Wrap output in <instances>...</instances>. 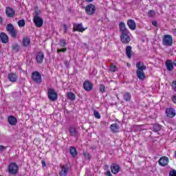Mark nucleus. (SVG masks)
I'll list each match as a JSON object with an SVG mask.
<instances>
[{"instance_id": "f257e3e1", "label": "nucleus", "mask_w": 176, "mask_h": 176, "mask_svg": "<svg viewBox=\"0 0 176 176\" xmlns=\"http://www.w3.org/2000/svg\"><path fill=\"white\" fill-rule=\"evenodd\" d=\"M119 29L120 32V38L124 45H129L131 38H130V30L126 27L124 22H120L119 23Z\"/></svg>"}, {"instance_id": "f03ea898", "label": "nucleus", "mask_w": 176, "mask_h": 176, "mask_svg": "<svg viewBox=\"0 0 176 176\" xmlns=\"http://www.w3.org/2000/svg\"><path fill=\"white\" fill-rule=\"evenodd\" d=\"M41 13L42 12L38 7H36L34 10V14L33 16V23L37 27V28H41L42 25H43V19L41 17Z\"/></svg>"}, {"instance_id": "7ed1b4c3", "label": "nucleus", "mask_w": 176, "mask_h": 176, "mask_svg": "<svg viewBox=\"0 0 176 176\" xmlns=\"http://www.w3.org/2000/svg\"><path fill=\"white\" fill-rule=\"evenodd\" d=\"M136 75L140 80H144L145 79V69H146V66L144 65L142 62H138L136 63Z\"/></svg>"}, {"instance_id": "20e7f679", "label": "nucleus", "mask_w": 176, "mask_h": 176, "mask_svg": "<svg viewBox=\"0 0 176 176\" xmlns=\"http://www.w3.org/2000/svg\"><path fill=\"white\" fill-rule=\"evenodd\" d=\"M6 30L13 39L17 38V30H16V28H14V26L12 23L8 24Z\"/></svg>"}, {"instance_id": "39448f33", "label": "nucleus", "mask_w": 176, "mask_h": 176, "mask_svg": "<svg viewBox=\"0 0 176 176\" xmlns=\"http://www.w3.org/2000/svg\"><path fill=\"white\" fill-rule=\"evenodd\" d=\"M85 13L88 16H94L96 13V6L91 3L85 6Z\"/></svg>"}, {"instance_id": "423d86ee", "label": "nucleus", "mask_w": 176, "mask_h": 176, "mask_svg": "<svg viewBox=\"0 0 176 176\" xmlns=\"http://www.w3.org/2000/svg\"><path fill=\"white\" fill-rule=\"evenodd\" d=\"M162 43L164 46H173V36L170 34H166L162 38Z\"/></svg>"}, {"instance_id": "0eeeda50", "label": "nucleus", "mask_w": 176, "mask_h": 176, "mask_svg": "<svg viewBox=\"0 0 176 176\" xmlns=\"http://www.w3.org/2000/svg\"><path fill=\"white\" fill-rule=\"evenodd\" d=\"M58 95L56 94V91L52 88L48 89V98L50 101L54 102L57 100Z\"/></svg>"}, {"instance_id": "6e6552de", "label": "nucleus", "mask_w": 176, "mask_h": 176, "mask_svg": "<svg viewBox=\"0 0 176 176\" xmlns=\"http://www.w3.org/2000/svg\"><path fill=\"white\" fill-rule=\"evenodd\" d=\"M86 30H87V28H83V24L82 23L73 24V32H83L84 31H86Z\"/></svg>"}, {"instance_id": "1a4fd4ad", "label": "nucleus", "mask_w": 176, "mask_h": 176, "mask_svg": "<svg viewBox=\"0 0 176 176\" xmlns=\"http://www.w3.org/2000/svg\"><path fill=\"white\" fill-rule=\"evenodd\" d=\"M19 171V166L17 164L14 163L10 164L8 166V173L9 174H12V175H15V174H17Z\"/></svg>"}, {"instance_id": "9d476101", "label": "nucleus", "mask_w": 176, "mask_h": 176, "mask_svg": "<svg viewBox=\"0 0 176 176\" xmlns=\"http://www.w3.org/2000/svg\"><path fill=\"white\" fill-rule=\"evenodd\" d=\"M32 79L35 83H41L42 82V76L38 72H34L32 74Z\"/></svg>"}, {"instance_id": "9b49d317", "label": "nucleus", "mask_w": 176, "mask_h": 176, "mask_svg": "<svg viewBox=\"0 0 176 176\" xmlns=\"http://www.w3.org/2000/svg\"><path fill=\"white\" fill-rule=\"evenodd\" d=\"M165 113L167 118H170V119H173V118H175V109L173 107L167 108L165 111Z\"/></svg>"}, {"instance_id": "f8f14e48", "label": "nucleus", "mask_w": 176, "mask_h": 176, "mask_svg": "<svg viewBox=\"0 0 176 176\" xmlns=\"http://www.w3.org/2000/svg\"><path fill=\"white\" fill-rule=\"evenodd\" d=\"M170 162V160L167 157V156H162L158 160L159 166L161 167H166Z\"/></svg>"}, {"instance_id": "ddd939ff", "label": "nucleus", "mask_w": 176, "mask_h": 176, "mask_svg": "<svg viewBox=\"0 0 176 176\" xmlns=\"http://www.w3.org/2000/svg\"><path fill=\"white\" fill-rule=\"evenodd\" d=\"M45 60V54L42 52H37L36 55V61L38 64H42Z\"/></svg>"}, {"instance_id": "4468645a", "label": "nucleus", "mask_w": 176, "mask_h": 176, "mask_svg": "<svg viewBox=\"0 0 176 176\" xmlns=\"http://www.w3.org/2000/svg\"><path fill=\"white\" fill-rule=\"evenodd\" d=\"M126 24L129 30H131V31H135V30L137 29V23L133 19H129Z\"/></svg>"}, {"instance_id": "2eb2a0df", "label": "nucleus", "mask_w": 176, "mask_h": 176, "mask_svg": "<svg viewBox=\"0 0 176 176\" xmlns=\"http://www.w3.org/2000/svg\"><path fill=\"white\" fill-rule=\"evenodd\" d=\"M165 65L167 71H169L170 72L174 71V62H173V60L167 59L165 62Z\"/></svg>"}, {"instance_id": "dca6fc26", "label": "nucleus", "mask_w": 176, "mask_h": 176, "mask_svg": "<svg viewBox=\"0 0 176 176\" xmlns=\"http://www.w3.org/2000/svg\"><path fill=\"white\" fill-rule=\"evenodd\" d=\"M83 87L85 91H91L93 90V83L89 80H85L83 82Z\"/></svg>"}, {"instance_id": "f3484780", "label": "nucleus", "mask_w": 176, "mask_h": 176, "mask_svg": "<svg viewBox=\"0 0 176 176\" xmlns=\"http://www.w3.org/2000/svg\"><path fill=\"white\" fill-rule=\"evenodd\" d=\"M69 171V168L65 165L60 166V171L59 172V176H67Z\"/></svg>"}, {"instance_id": "a211bd4d", "label": "nucleus", "mask_w": 176, "mask_h": 176, "mask_svg": "<svg viewBox=\"0 0 176 176\" xmlns=\"http://www.w3.org/2000/svg\"><path fill=\"white\" fill-rule=\"evenodd\" d=\"M69 133L71 137H78L79 135V133L78 132V129H76V127L74 126H71L69 128Z\"/></svg>"}, {"instance_id": "6ab92c4d", "label": "nucleus", "mask_w": 176, "mask_h": 176, "mask_svg": "<svg viewBox=\"0 0 176 176\" xmlns=\"http://www.w3.org/2000/svg\"><path fill=\"white\" fill-rule=\"evenodd\" d=\"M111 170L112 174H118L120 170V166L116 164H112L111 166Z\"/></svg>"}, {"instance_id": "aec40b11", "label": "nucleus", "mask_w": 176, "mask_h": 176, "mask_svg": "<svg viewBox=\"0 0 176 176\" xmlns=\"http://www.w3.org/2000/svg\"><path fill=\"white\" fill-rule=\"evenodd\" d=\"M15 11L13 8L8 7L6 8V14H7L8 17H14Z\"/></svg>"}, {"instance_id": "412c9836", "label": "nucleus", "mask_w": 176, "mask_h": 176, "mask_svg": "<svg viewBox=\"0 0 176 176\" xmlns=\"http://www.w3.org/2000/svg\"><path fill=\"white\" fill-rule=\"evenodd\" d=\"M0 38L2 43H8V42L9 41V37L6 34H5V32H1L0 34Z\"/></svg>"}, {"instance_id": "4be33fe9", "label": "nucleus", "mask_w": 176, "mask_h": 176, "mask_svg": "<svg viewBox=\"0 0 176 176\" xmlns=\"http://www.w3.org/2000/svg\"><path fill=\"white\" fill-rule=\"evenodd\" d=\"M31 45V38L29 37H24L23 39V46L25 47H28Z\"/></svg>"}, {"instance_id": "5701e85b", "label": "nucleus", "mask_w": 176, "mask_h": 176, "mask_svg": "<svg viewBox=\"0 0 176 176\" xmlns=\"http://www.w3.org/2000/svg\"><path fill=\"white\" fill-rule=\"evenodd\" d=\"M125 52H126V56L127 58L130 60L131 59V57L133 56V54H131V46L130 45H128L126 47V50H125Z\"/></svg>"}, {"instance_id": "b1692460", "label": "nucleus", "mask_w": 176, "mask_h": 176, "mask_svg": "<svg viewBox=\"0 0 176 176\" xmlns=\"http://www.w3.org/2000/svg\"><path fill=\"white\" fill-rule=\"evenodd\" d=\"M110 129L112 133H118L119 131V124L118 123H113L110 125Z\"/></svg>"}, {"instance_id": "393cba45", "label": "nucleus", "mask_w": 176, "mask_h": 176, "mask_svg": "<svg viewBox=\"0 0 176 176\" xmlns=\"http://www.w3.org/2000/svg\"><path fill=\"white\" fill-rule=\"evenodd\" d=\"M8 123H10L11 126H14L17 123V120L16 119V118H14V116H10L8 117Z\"/></svg>"}, {"instance_id": "a878e982", "label": "nucleus", "mask_w": 176, "mask_h": 176, "mask_svg": "<svg viewBox=\"0 0 176 176\" xmlns=\"http://www.w3.org/2000/svg\"><path fill=\"white\" fill-rule=\"evenodd\" d=\"M69 151L72 157L75 158L76 156H78V151H76V148H75V146H71Z\"/></svg>"}, {"instance_id": "bb28decb", "label": "nucleus", "mask_w": 176, "mask_h": 176, "mask_svg": "<svg viewBox=\"0 0 176 176\" xmlns=\"http://www.w3.org/2000/svg\"><path fill=\"white\" fill-rule=\"evenodd\" d=\"M123 98L124 101H126V102L131 101V94H130V92H125L123 94Z\"/></svg>"}, {"instance_id": "cd10ccee", "label": "nucleus", "mask_w": 176, "mask_h": 176, "mask_svg": "<svg viewBox=\"0 0 176 176\" xmlns=\"http://www.w3.org/2000/svg\"><path fill=\"white\" fill-rule=\"evenodd\" d=\"M8 80L10 82H14L16 80H17V76L14 74H8Z\"/></svg>"}, {"instance_id": "c85d7f7f", "label": "nucleus", "mask_w": 176, "mask_h": 176, "mask_svg": "<svg viewBox=\"0 0 176 176\" xmlns=\"http://www.w3.org/2000/svg\"><path fill=\"white\" fill-rule=\"evenodd\" d=\"M67 98H69V100H71L72 101H75L76 96H75V94L72 92H68Z\"/></svg>"}, {"instance_id": "c756f323", "label": "nucleus", "mask_w": 176, "mask_h": 176, "mask_svg": "<svg viewBox=\"0 0 176 176\" xmlns=\"http://www.w3.org/2000/svg\"><path fill=\"white\" fill-rule=\"evenodd\" d=\"M153 129L155 133H157V131H160V130H162V125L155 124L153 125Z\"/></svg>"}, {"instance_id": "7c9ffc66", "label": "nucleus", "mask_w": 176, "mask_h": 176, "mask_svg": "<svg viewBox=\"0 0 176 176\" xmlns=\"http://www.w3.org/2000/svg\"><path fill=\"white\" fill-rule=\"evenodd\" d=\"M83 156L85 157V160H91V155L90 153L85 151L83 153Z\"/></svg>"}, {"instance_id": "2f4dec72", "label": "nucleus", "mask_w": 176, "mask_h": 176, "mask_svg": "<svg viewBox=\"0 0 176 176\" xmlns=\"http://www.w3.org/2000/svg\"><path fill=\"white\" fill-rule=\"evenodd\" d=\"M12 49L13 52H15V53H17V52H19V50H20V45H17V44H14L12 46Z\"/></svg>"}, {"instance_id": "473e14b6", "label": "nucleus", "mask_w": 176, "mask_h": 176, "mask_svg": "<svg viewBox=\"0 0 176 176\" xmlns=\"http://www.w3.org/2000/svg\"><path fill=\"white\" fill-rule=\"evenodd\" d=\"M110 72H116L118 71V67L115 65H111L109 68Z\"/></svg>"}, {"instance_id": "72a5a7b5", "label": "nucleus", "mask_w": 176, "mask_h": 176, "mask_svg": "<svg viewBox=\"0 0 176 176\" xmlns=\"http://www.w3.org/2000/svg\"><path fill=\"white\" fill-rule=\"evenodd\" d=\"M59 45L60 46V47H65V46L67 45V42L64 39H60Z\"/></svg>"}, {"instance_id": "f704fd0d", "label": "nucleus", "mask_w": 176, "mask_h": 176, "mask_svg": "<svg viewBox=\"0 0 176 176\" xmlns=\"http://www.w3.org/2000/svg\"><path fill=\"white\" fill-rule=\"evenodd\" d=\"M155 12L154 10H150L148 12V17H155Z\"/></svg>"}, {"instance_id": "c9c22d12", "label": "nucleus", "mask_w": 176, "mask_h": 176, "mask_svg": "<svg viewBox=\"0 0 176 176\" xmlns=\"http://www.w3.org/2000/svg\"><path fill=\"white\" fill-rule=\"evenodd\" d=\"M99 91L100 93H105V85H104V84L100 85Z\"/></svg>"}, {"instance_id": "e433bc0d", "label": "nucleus", "mask_w": 176, "mask_h": 176, "mask_svg": "<svg viewBox=\"0 0 176 176\" xmlns=\"http://www.w3.org/2000/svg\"><path fill=\"white\" fill-rule=\"evenodd\" d=\"M94 115L96 119H101V115H100V113L98 111H94Z\"/></svg>"}, {"instance_id": "4c0bfd02", "label": "nucleus", "mask_w": 176, "mask_h": 176, "mask_svg": "<svg viewBox=\"0 0 176 176\" xmlns=\"http://www.w3.org/2000/svg\"><path fill=\"white\" fill-rule=\"evenodd\" d=\"M172 89L174 91H176V80L172 82Z\"/></svg>"}, {"instance_id": "58836bf2", "label": "nucleus", "mask_w": 176, "mask_h": 176, "mask_svg": "<svg viewBox=\"0 0 176 176\" xmlns=\"http://www.w3.org/2000/svg\"><path fill=\"white\" fill-rule=\"evenodd\" d=\"M169 176H176V170H172L169 172Z\"/></svg>"}, {"instance_id": "ea45409f", "label": "nucleus", "mask_w": 176, "mask_h": 176, "mask_svg": "<svg viewBox=\"0 0 176 176\" xmlns=\"http://www.w3.org/2000/svg\"><path fill=\"white\" fill-rule=\"evenodd\" d=\"M67 52V48H61L58 50V53H65Z\"/></svg>"}, {"instance_id": "a19ab883", "label": "nucleus", "mask_w": 176, "mask_h": 176, "mask_svg": "<svg viewBox=\"0 0 176 176\" xmlns=\"http://www.w3.org/2000/svg\"><path fill=\"white\" fill-rule=\"evenodd\" d=\"M64 32L66 34L67 31H68V26L67 25L63 24Z\"/></svg>"}, {"instance_id": "79ce46f5", "label": "nucleus", "mask_w": 176, "mask_h": 176, "mask_svg": "<svg viewBox=\"0 0 176 176\" xmlns=\"http://www.w3.org/2000/svg\"><path fill=\"white\" fill-rule=\"evenodd\" d=\"M172 101H173V104H176V95H173L172 96Z\"/></svg>"}, {"instance_id": "37998d69", "label": "nucleus", "mask_w": 176, "mask_h": 176, "mask_svg": "<svg viewBox=\"0 0 176 176\" xmlns=\"http://www.w3.org/2000/svg\"><path fill=\"white\" fill-rule=\"evenodd\" d=\"M6 149V146H0V152H3Z\"/></svg>"}, {"instance_id": "c03bdc74", "label": "nucleus", "mask_w": 176, "mask_h": 176, "mask_svg": "<svg viewBox=\"0 0 176 176\" xmlns=\"http://www.w3.org/2000/svg\"><path fill=\"white\" fill-rule=\"evenodd\" d=\"M18 25L19 27H23V19L20 20L19 22H18Z\"/></svg>"}, {"instance_id": "a18cd8bd", "label": "nucleus", "mask_w": 176, "mask_h": 176, "mask_svg": "<svg viewBox=\"0 0 176 176\" xmlns=\"http://www.w3.org/2000/svg\"><path fill=\"white\" fill-rule=\"evenodd\" d=\"M152 24H153V25H154V27H157V21H153L152 22Z\"/></svg>"}, {"instance_id": "49530a36", "label": "nucleus", "mask_w": 176, "mask_h": 176, "mask_svg": "<svg viewBox=\"0 0 176 176\" xmlns=\"http://www.w3.org/2000/svg\"><path fill=\"white\" fill-rule=\"evenodd\" d=\"M106 175L107 176H112V173H111V171L108 170L106 172Z\"/></svg>"}, {"instance_id": "de8ad7c7", "label": "nucleus", "mask_w": 176, "mask_h": 176, "mask_svg": "<svg viewBox=\"0 0 176 176\" xmlns=\"http://www.w3.org/2000/svg\"><path fill=\"white\" fill-rule=\"evenodd\" d=\"M41 164H42L43 167H46V162H45V161L42 160Z\"/></svg>"}, {"instance_id": "09e8293b", "label": "nucleus", "mask_w": 176, "mask_h": 176, "mask_svg": "<svg viewBox=\"0 0 176 176\" xmlns=\"http://www.w3.org/2000/svg\"><path fill=\"white\" fill-rule=\"evenodd\" d=\"M3 19H2V16H0V24H3Z\"/></svg>"}, {"instance_id": "8fccbe9b", "label": "nucleus", "mask_w": 176, "mask_h": 176, "mask_svg": "<svg viewBox=\"0 0 176 176\" xmlns=\"http://www.w3.org/2000/svg\"><path fill=\"white\" fill-rule=\"evenodd\" d=\"M65 65H66V67H69V63H68V61H65Z\"/></svg>"}, {"instance_id": "3c124183", "label": "nucleus", "mask_w": 176, "mask_h": 176, "mask_svg": "<svg viewBox=\"0 0 176 176\" xmlns=\"http://www.w3.org/2000/svg\"><path fill=\"white\" fill-rule=\"evenodd\" d=\"M94 0H85V2L91 3L93 2Z\"/></svg>"}, {"instance_id": "603ef678", "label": "nucleus", "mask_w": 176, "mask_h": 176, "mask_svg": "<svg viewBox=\"0 0 176 176\" xmlns=\"http://www.w3.org/2000/svg\"><path fill=\"white\" fill-rule=\"evenodd\" d=\"M24 25H25V21H24V19L23 20V27H24Z\"/></svg>"}]
</instances>
